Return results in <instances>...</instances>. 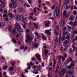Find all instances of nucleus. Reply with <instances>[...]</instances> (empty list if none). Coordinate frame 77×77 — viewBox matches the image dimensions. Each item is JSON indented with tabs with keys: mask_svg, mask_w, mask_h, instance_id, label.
<instances>
[{
	"mask_svg": "<svg viewBox=\"0 0 77 77\" xmlns=\"http://www.w3.org/2000/svg\"><path fill=\"white\" fill-rule=\"evenodd\" d=\"M54 12H55L57 17H59L60 15V8L58 6L57 7L55 11H54Z\"/></svg>",
	"mask_w": 77,
	"mask_h": 77,
	"instance_id": "nucleus-1",
	"label": "nucleus"
},
{
	"mask_svg": "<svg viewBox=\"0 0 77 77\" xmlns=\"http://www.w3.org/2000/svg\"><path fill=\"white\" fill-rule=\"evenodd\" d=\"M14 18L16 20H17V21H21V19L23 18V16H22V15H20L19 16L16 14L14 16Z\"/></svg>",
	"mask_w": 77,
	"mask_h": 77,
	"instance_id": "nucleus-2",
	"label": "nucleus"
},
{
	"mask_svg": "<svg viewBox=\"0 0 77 77\" xmlns=\"http://www.w3.org/2000/svg\"><path fill=\"white\" fill-rule=\"evenodd\" d=\"M28 36H29V35H27L26 39L27 40H28V41L27 40H26L25 41V42L26 43H27H27H28V42H29V43H30L31 42H32V39H33L32 38V37H28Z\"/></svg>",
	"mask_w": 77,
	"mask_h": 77,
	"instance_id": "nucleus-3",
	"label": "nucleus"
},
{
	"mask_svg": "<svg viewBox=\"0 0 77 77\" xmlns=\"http://www.w3.org/2000/svg\"><path fill=\"white\" fill-rule=\"evenodd\" d=\"M15 2H10L9 5V7L11 8L15 9L17 8V5H15Z\"/></svg>",
	"mask_w": 77,
	"mask_h": 77,
	"instance_id": "nucleus-4",
	"label": "nucleus"
},
{
	"mask_svg": "<svg viewBox=\"0 0 77 77\" xmlns=\"http://www.w3.org/2000/svg\"><path fill=\"white\" fill-rule=\"evenodd\" d=\"M59 41V38L56 37V40L54 42V47L56 48V45L57 44V42Z\"/></svg>",
	"mask_w": 77,
	"mask_h": 77,
	"instance_id": "nucleus-5",
	"label": "nucleus"
},
{
	"mask_svg": "<svg viewBox=\"0 0 77 77\" xmlns=\"http://www.w3.org/2000/svg\"><path fill=\"white\" fill-rule=\"evenodd\" d=\"M15 25L17 30H20L21 29V28L20 26V25L18 23H16Z\"/></svg>",
	"mask_w": 77,
	"mask_h": 77,
	"instance_id": "nucleus-6",
	"label": "nucleus"
},
{
	"mask_svg": "<svg viewBox=\"0 0 77 77\" xmlns=\"http://www.w3.org/2000/svg\"><path fill=\"white\" fill-rule=\"evenodd\" d=\"M74 63H72L70 65L67 66L66 67L68 69H71V68H73V66H74Z\"/></svg>",
	"mask_w": 77,
	"mask_h": 77,
	"instance_id": "nucleus-7",
	"label": "nucleus"
},
{
	"mask_svg": "<svg viewBox=\"0 0 77 77\" xmlns=\"http://www.w3.org/2000/svg\"><path fill=\"white\" fill-rule=\"evenodd\" d=\"M35 56H36L38 60L40 61L41 60V56L39 55V54H37L35 55Z\"/></svg>",
	"mask_w": 77,
	"mask_h": 77,
	"instance_id": "nucleus-8",
	"label": "nucleus"
},
{
	"mask_svg": "<svg viewBox=\"0 0 77 77\" xmlns=\"http://www.w3.org/2000/svg\"><path fill=\"white\" fill-rule=\"evenodd\" d=\"M54 34L56 36H57L59 35V32L57 30H55L54 32Z\"/></svg>",
	"mask_w": 77,
	"mask_h": 77,
	"instance_id": "nucleus-9",
	"label": "nucleus"
},
{
	"mask_svg": "<svg viewBox=\"0 0 77 77\" xmlns=\"http://www.w3.org/2000/svg\"><path fill=\"white\" fill-rule=\"evenodd\" d=\"M37 69L39 71H40V72H41L40 71L41 70V69H42V66L41 65L38 66L37 67Z\"/></svg>",
	"mask_w": 77,
	"mask_h": 77,
	"instance_id": "nucleus-10",
	"label": "nucleus"
},
{
	"mask_svg": "<svg viewBox=\"0 0 77 77\" xmlns=\"http://www.w3.org/2000/svg\"><path fill=\"white\" fill-rule=\"evenodd\" d=\"M63 73L61 75H64L65 74V73L66 72V69H62L61 70V71L60 72V73H62L63 72Z\"/></svg>",
	"mask_w": 77,
	"mask_h": 77,
	"instance_id": "nucleus-11",
	"label": "nucleus"
},
{
	"mask_svg": "<svg viewBox=\"0 0 77 77\" xmlns=\"http://www.w3.org/2000/svg\"><path fill=\"white\" fill-rule=\"evenodd\" d=\"M45 33L47 34L48 35H51V32L49 30H47L45 31Z\"/></svg>",
	"mask_w": 77,
	"mask_h": 77,
	"instance_id": "nucleus-12",
	"label": "nucleus"
},
{
	"mask_svg": "<svg viewBox=\"0 0 77 77\" xmlns=\"http://www.w3.org/2000/svg\"><path fill=\"white\" fill-rule=\"evenodd\" d=\"M66 9H69V7H68V6H67V4L68 5V4H69V0H66Z\"/></svg>",
	"mask_w": 77,
	"mask_h": 77,
	"instance_id": "nucleus-13",
	"label": "nucleus"
},
{
	"mask_svg": "<svg viewBox=\"0 0 77 77\" xmlns=\"http://www.w3.org/2000/svg\"><path fill=\"white\" fill-rule=\"evenodd\" d=\"M66 11H65L63 12V18H65L67 16V14H66Z\"/></svg>",
	"mask_w": 77,
	"mask_h": 77,
	"instance_id": "nucleus-14",
	"label": "nucleus"
},
{
	"mask_svg": "<svg viewBox=\"0 0 77 77\" xmlns=\"http://www.w3.org/2000/svg\"><path fill=\"white\" fill-rule=\"evenodd\" d=\"M33 25H34L35 28V29H39V26H38V25L36 24V23H33Z\"/></svg>",
	"mask_w": 77,
	"mask_h": 77,
	"instance_id": "nucleus-15",
	"label": "nucleus"
},
{
	"mask_svg": "<svg viewBox=\"0 0 77 77\" xmlns=\"http://www.w3.org/2000/svg\"><path fill=\"white\" fill-rule=\"evenodd\" d=\"M68 42V41L67 40H65L63 42V45L64 46H65V45H66L67 44V43Z\"/></svg>",
	"mask_w": 77,
	"mask_h": 77,
	"instance_id": "nucleus-16",
	"label": "nucleus"
},
{
	"mask_svg": "<svg viewBox=\"0 0 77 77\" xmlns=\"http://www.w3.org/2000/svg\"><path fill=\"white\" fill-rule=\"evenodd\" d=\"M67 34H68V35H70V34H69V33H68V32H65L63 33L62 36H65V35H66Z\"/></svg>",
	"mask_w": 77,
	"mask_h": 77,
	"instance_id": "nucleus-17",
	"label": "nucleus"
},
{
	"mask_svg": "<svg viewBox=\"0 0 77 77\" xmlns=\"http://www.w3.org/2000/svg\"><path fill=\"white\" fill-rule=\"evenodd\" d=\"M71 33H72L73 34H74V33L75 35H77V30H74L73 31H72V32H71Z\"/></svg>",
	"mask_w": 77,
	"mask_h": 77,
	"instance_id": "nucleus-18",
	"label": "nucleus"
},
{
	"mask_svg": "<svg viewBox=\"0 0 77 77\" xmlns=\"http://www.w3.org/2000/svg\"><path fill=\"white\" fill-rule=\"evenodd\" d=\"M69 20L70 21H73L74 17H73V16H70L69 18Z\"/></svg>",
	"mask_w": 77,
	"mask_h": 77,
	"instance_id": "nucleus-19",
	"label": "nucleus"
},
{
	"mask_svg": "<svg viewBox=\"0 0 77 77\" xmlns=\"http://www.w3.org/2000/svg\"><path fill=\"white\" fill-rule=\"evenodd\" d=\"M35 34L36 36H37L38 37V38H40V36H39V34H38V32H35Z\"/></svg>",
	"mask_w": 77,
	"mask_h": 77,
	"instance_id": "nucleus-20",
	"label": "nucleus"
},
{
	"mask_svg": "<svg viewBox=\"0 0 77 77\" xmlns=\"http://www.w3.org/2000/svg\"><path fill=\"white\" fill-rule=\"evenodd\" d=\"M74 72L73 71H69L68 72V74H69V75H72L74 73Z\"/></svg>",
	"mask_w": 77,
	"mask_h": 77,
	"instance_id": "nucleus-21",
	"label": "nucleus"
},
{
	"mask_svg": "<svg viewBox=\"0 0 77 77\" xmlns=\"http://www.w3.org/2000/svg\"><path fill=\"white\" fill-rule=\"evenodd\" d=\"M23 23H24L27 22V20H26V19H23V18L21 19Z\"/></svg>",
	"mask_w": 77,
	"mask_h": 77,
	"instance_id": "nucleus-22",
	"label": "nucleus"
},
{
	"mask_svg": "<svg viewBox=\"0 0 77 77\" xmlns=\"http://www.w3.org/2000/svg\"><path fill=\"white\" fill-rule=\"evenodd\" d=\"M48 51H47V49H45V52H44V54H45V55H47L48 54Z\"/></svg>",
	"mask_w": 77,
	"mask_h": 77,
	"instance_id": "nucleus-23",
	"label": "nucleus"
},
{
	"mask_svg": "<svg viewBox=\"0 0 77 77\" xmlns=\"http://www.w3.org/2000/svg\"><path fill=\"white\" fill-rule=\"evenodd\" d=\"M11 65L12 66H15V62H13L11 63Z\"/></svg>",
	"mask_w": 77,
	"mask_h": 77,
	"instance_id": "nucleus-24",
	"label": "nucleus"
},
{
	"mask_svg": "<svg viewBox=\"0 0 77 77\" xmlns=\"http://www.w3.org/2000/svg\"><path fill=\"white\" fill-rule=\"evenodd\" d=\"M69 53L70 54H72V52H73V51L72 50V49L70 48L69 49Z\"/></svg>",
	"mask_w": 77,
	"mask_h": 77,
	"instance_id": "nucleus-25",
	"label": "nucleus"
},
{
	"mask_svg": "<svg viewBox=\"0 0 77 77\" xmlns=\"http://www.w3.org/2000/svg\"><path fill=\"white\" fill-rule=\"evenodd\" d=\"M14 69V67H11L10 68L8 69V71H13V69Z\"/></svg>",
	"mask_w": 77,
	"mask_h": 77,
	"instance_id": "nucleus-26",
	"label": "nucleus"
},
{
	"mask_svg": "<svg viewBox=\"0 0 77 77\" xmlns=\"http://www.w3.org/2000/svg\"><path fill=\"white\" fill-rule=\"evenodd\" d=\"M2 26V27H4V25L2 22H0V27Z\"/></svg>",
	"mask_w": 77,
	"mask_h": 77,
	"instance_id": "nucleus-27",
	"label": "nucleus"
},
{
	"mask_svg": "<svg viewBox=\"0 0 77 77\" xmlns=\"http://www.w3.org/2000/svg\"><path fill=\"white\" fill-rule=\"evenodd\" d=\"M13 43L14 44H15V43H17V41L15 40V39L14 38H13Z\"/></svg>",
	"mask_w": 77,
	"mask_h": 77,
	"instance_id": "nucleus-28",
	"label": "nucleus"
},
{
	"mask_svg": "<svg viewBox=\"0 0 77 77\" xmlns=\"http://www.w3.org/2000/svg\"><path fill=\"white\" fill-rule=\"evenodd\" d=\"M33 47H35V48H37L38 47V45L37 44H35L34 45H33Z\"/></svg>",
	"mask_w": 77,
	"mask_h": 77,
	"instance_id": "nucleus-29",
	"label": "nucleus"
},
{
	"mask_svg": "<svg viewBox=\"0 0 77 77\" xmlns=\"http://www.w3.org/2000/svg\"><path fill=\"white\" fill-rule=\"evenodd\" d=\"M48 24H50V22L48 21V23H46L45 25V27H49V25H48Z\"/></svg>",
	"mask_w": 77,
	"mask_h": 77,
	"instance_id": "nucleus-30",
	"label": "nucleus"
},
{
	"mask_svg": "<svg viewBox=\"0 0 77 77\" xmlns=\"http://www.w3.org/2000/svg\"><path fill=\"white\" fill-rule=\"evenodd\" d=\"M15 32H16V31L15 30V29H14L13 30L12 32L13 33V35H15Z\"/></svg>",
	"mask_w": 77,
	"mask_h": 77,
	"instance_id": "nucleus-31",
	"label": "nucleus"
},
{
	"mask_svg": "<svg viewBox=\"0 0 77 77\" xmlns=\"http://www.w3.org/2000/svg\"><path fill=\"white\" fill-rule=\"evenodd\" d=\"M53 61H54V65H56V58L53 59Z\"/></svg>",
	"mask_w": 77,
	"mask_h": 77,
	"instance_id": "nucleus-32",
	"label": "nucleus"
},
{
	"mask_svg": "<svg viewBox=\"0 0 77 77\" xmlns=\"http://www.w3.org/2000/svg\"><path fill=\"white\" fill-rule=\"evenodd\" d=\"M42 37L43 38V39H44V40H46V38H45L43 34H42Z\"/></svg>",
	"mask_w": 77,
	"mask_h": 77,
	"instance_id": "nucleus-33",
	"label": "nucleus"
},
{
	"mask_svg": "<svg viewBox=\"0 0 77 77\" xmlns=\"http://www.w3.org/2000/svg\"><path fill=\"white\" fill-rule=\"evenodd\" d=\"M63 57H64L63 56H60L59 57V59L58 60H60Z\"/></svg>",
	"mask_w": 77,
	"mask_h": 77,
	"instance_id": "nucleus-34",
	"label": "nucleus"
},
{
	"mask_svg": "<svg viewBox=\"0 0 77 77\" xmlns=\"http://www.w3.org/2000/svg\"><path fill=\"white\" fill-rule=\"evenodd\" d=\"M69 38H70V36H67L66 37V39H67V40H69Z\"/></svg>",
	"mask_w": 77,
	"mask_h": 77,
	"instance_id": "nucleus-35",
	"label": "nucleus"
},
{
	"mask_svg": "<svg viewBox=\"0 0 77 77\" xmlns=\"http://www.w3.org/2000/svg\"><path fill=\"white\" fill-rule=\"evenodd\" d=\"M29 63L31 66H33L34 65H35V63H32V62H30Z\"/></svg>",
	"mask_w": 77,
	"mask_h": 77,
	"instance_id": "nucleus-36",
	"label": "nucleus"
},
{
	"mask_svg": "<svg viewBox=\"0 0 77 77\" xmlns=\"http://www.w3.org/2000/svg\"><path fill=\"white\" fill-rule=\"evenodd\" d=\"M68 63H69V61H66L64 63V64L66 65H67Z\"/></svg>",
	"mask_w": 77,
	"mask_h": 77,
	"instance_id": "nucleus-37",
	"label": "nucleus"
},
{
	"mask_svg": "<svg viewBox=\"0 0 77 77\" xmlns=\"http://www.w3.org/2000/svg\"><path fill=\"white\" fill-rule=\"evenodd\" d=\"M31 68V65H30L29 66H28V67L27 68V69L30 70V69Z\"/></svg>",
	"mask_w": 77,
	"mask_h": 77,
	"instance_id": "nucleus-38",
	"label": "nucleus"
},
{
	"mask_svg": "<svg viewBox=\"0 0 77 77\" xmlns=\"http://www.w3.org/2000/svg\"><path fill=\"white\" fill-rule=\"evenodd\" d=\"M73 38H74V34H72V35H71V36L70 38L71 39H72Z\"/></svg>",
	"mask_w": 77,
	"mask_h": 77,
	"instance_id": "nucleus-39",
	"label": "nucleus"
},
{
	"mask_svg": "<svg viewBox=\"0 0 77 77\" xmlns=\"http://www.w3.org/2000/svg\"><path fill=\"white\" fill-rule=\"evenodd\" d=\"M65 45V47L64 49H65V50H67V49H68V46L67 45Z\"/></svg>",
	"mask_w": 77,
	"mask_h": 77,
	"instance_id": "nucleus-40",
	"label": "nucleus"
},
{
	"mask_svg": "<svg viewBox=\"0 0 77 77\" xmlns=\"http://www.w3.org/2000/svg\"><path fill=\"white\" fill-rule=\"evenodd\" d=\"M28 2L30 5L32 4V0H28Z\"/></svg>",
	"mask_w": 77,
	"mask_h": 77,
	"instance_id": "nucleus-41",
	"label": "nucleus"
},
{
	"mask_svg": "<svg viewBox=\"0 0 77 77\" xmlns=\"http://www.w3.org/2000/svg\"><path fill=\"white\" fill-rule=\"evenodd\" d=\"M61 39L63 41H64L65 40V36H62L61 37Z\"/></svg>",
	"mask_w": 77,
	"mask_h": 77,
	"instance_id": "nucleus-42",
	"label": "nucleus"
},
{
	"mask_svg": "<svg viewBox=\"0 0 77 77\" xmlns=\"http://www.w3.org/2000/svg\"><path fill=\"white\" fill-rule=\"evenodd\" d=\"M3 67L4 69L5 70L7 69V67H8V66H3Z\"/></svg>",
	"mask_w": 77,
	"mask_h": 77,
	"instance_id": "nucleus-43",
	"label": "nucleus"
},
{
	"mask_svg": "<svg viewBox=\"0 0 77 77\" xmlns=\"http://www.w3.org/2000/svg\"><path fill=\"white\" fill-rule=\"evenodd\" d=\"M27 48H28L27 47H25L23 48V50H24V51H26Z\"/></svg>",
	"mask_w": 77,
	"mask_h": 77,
	"instance_id": "nucleus-44",
	"label": "nucleus"
},
{
	"mask_svg": "<svg viewBox=\"0 0 77 77\" xmlns=\"http://www.w3.org/2000/svg\"><path fill=\"white\" fill-rule=\"evenodd\" d=\"M12 28L11 26H9L8 28V29H9V30H10V31H11V30H12Z\"/></svg>",
	"mask_w": 77,
	"mask_h": 77,
	"instance_id": "nucleus-45",
	"label": "nucleus"
},
{
	"mask_svg": "<svg viewBox=\"0 0 77 77\" xmlns=\"http://www.w3.org/2000/svg\"><path fill=\"white\" fill-rule=\"evenodd\" d=\"M74 26H77V21H75L74 23Z\"/></svg>",
	"mask_w": 77,
	"mask_h": 77,
	"instance_id": "nucleus-46",
	"label": "nucleus"
},
{
	"mask_svg": "<svg viewBox=\"0 0 77 77\" xmlns=\"http://www.w3.org/2000/svg\"><path fill=\"white\" fill-rule=\"evenodd\" d=\"M70 25L71 26H72V25H73V22H72V21H71L70 22Z\"/></svg>",
	"mask_w": 77,
	"mask_h": 77,
	"instance_id": "nucleus-47",
	"label": "nucleus"
},
{
	"mask_svg": "<svg viewBox=\"0 0 77 77\" xmlns=\"http://www.w3.org/2000/svg\"><path fill=\"white\" fill-rule=\"evenodd\" d=\"M57 65H60L61 64V61H58L57 62Z\"/></svg>",
	"mask_w": 77,
	"mask_h": 77,
	"instance_id": "nucleus-48",
	"label": "nucleus"
},
{
	"mask_svg": "<svg viewBox=\"0 0 77 77\" xmlns=\"http://www.w3.org/2000/svg\"><path fill=\"white\" fill-rule=\"evenodd\" d=\"M56 29L57 30H59V26H57Z\"/></svg>",
	"mask_w": 77,
	"mask_h": 77,
	"instance_id": "nucleus-49",
	"label": "nucleus"
},
{
	"mask_svg": "<svg viewBox=\"0 0 77 77\" xmlns=\"http://www.w3.org/2000/svg\"><path fill=\"white\" fill-rule=\"evenodd\" d=\"M65 58L64 57H63L62 58V62H63V61H64V60H65Z\"/></svg>",
	"mask_w": 77,
	"mask_h": 77,
	"instance_id": "nucleus-50",
	"label": "nucleus"
},
{
	"mask_svg": "<svg viewBox=\"0 0 77 77\" xmlns=\"http://www.w3.org/2000/svg\"><path fill=\"white\" fill-rule=\"evenodd\" d=\"M32 61H35V60H36V59H35V57H33V58H32Z\"/></svg>",
	"mask_w": 77,
	"mask_h": 77,
	"instance_id": "nucleus-51",
	"label": "nucleus"
},
{
	"mask_svg": "<svg viewBox=\"0 0 77 77\" xmlns=\"http://www.w3.org/2000/svg\"><path fill=\"white\" fill-rule=\"evenodd\" d=\"M73 15H76V14H77V12L76 11H73Z\"/></svg>",
	"mask_w": 77,
	"mask_h": 77,
	"instance_id": "nucleus-52",
	"label": "nucleus"
},
{
	"mask_svg": "<svg viewBox=\"0 0 77 77\" xmlns=\"http://www.w3.org/2000/svg\"><path fill=\"white\" fill-rule=\"evenodd\" d=\"M67 27H65L64 28H63V30L64 31H65V30H66L67 29Z\"/></svg>",
	"mask_w": 77,
	"mask_h": 77,
	"instance_id": "nucleus-53",
	"label": "nucleus"
},
{
	"mask_svg": "<svg viewBox=\"0 0 77 77\" xmlns=\"http://www.w3.org/2000/svg\"><path fill=\"white\" fill-rule=\"evenodd\" d=\"M54 8H55L54 5H53L52 7V10H53V9H54Z\"/></svg>",
	"mask_w": 77,
	"mask_h": 77,
	"instance_id": "nucleus-54",
	"label": "nucleus"
},
{
	"mask_svg": "<svg viewBox=\"0 0 77 77\" xmlns=\"http://www.w3.org/2000/svg\"><path fill=\"white\" fill-rule=\"evenodd\" d=\"M72 47L73 49V51H74L75 50V46L72 45Z\"/></svg>",
	"mask_w": 77,
	"mask_h": 77,
	"instance_id": "nucleus-55",
	"label": "nucleus"
},
{
	"mask_svg": "<svg viewBox=\"0 0 77 77\" xmlns=\"http://www.w3.org/2000/svg\"><path fill=\"white\" fill-rule=\"evenodd\" d=\"M8 15L10 16V17H11L12 16V14H9Z\"/></svg>",
	"mask_w": 77,
	"mask_h": 77,
	"instance_id": "nucleus-56",
	"label": "nucleus"
},
{
	"mask_svg": "<svg viewBox=\"0 0 77 77\" xmlns=\"http://www.w3.org/2000/svg\"><path fill=\"white\" fill-rule=\"evenodd\" d=\"M68 28L69 29V30H71V27L69 26H68Z\"/></svg>",
	"mask_w": 77,
	"mask_h": 77,
	"instance_id": "nucleus-57",
	"label": "nucleus"
},
{
	"mask_svg": "<svg viewBox=\"0 0 77 77\" xmlns=\"http://www.w3.org/2000/svg\"><path fill=\"white\" fill-rule=\"evenodd\" d=\"M5 6H3V5H2V4L0 5V7H1V8H4Z\"/></svg>",
	"mask_w": 77,
	"mask_h": 77,
	"instance_id": "nucleus-58",
	"label": "nucleus"
},
{
	"mask_svg": "<svg viewBox=\"0 0 77 77\" xmlns=\"http://www.w3.org/2000/svg\"><path fill=\"white\" fill-rule=\"evenodd\" d=\"M33 74H38V72H33Z\"/></svg>",
	"mask_w": 77,
	"mask_h": 77,
	"instance_id": "nucleus-59",
	"label": "nucleus"
},
{
	"mask_svg": "<svg viewBox=\"0 0 77 77\" xmlns=\"http://www.w3.org/2000/svg\"><path fill=\"white\" fill-rule=\"evenodd\" d=\"M67 54H65L64 56V58H66V57H67Z\"/></svg>",
	"mask_w": 77,
	"mask_h": 77,
	"instance_id": "nucleus-60",
	"label": "nucleus"
},
{
	"mask_svg": "<svg viewBox=\"0 0 77 77\" xmlns=\"http://www.w3.org/2000/svg\"><path fill=\"white\" fill-rule=\"evenodd\" d=\"M29 18H30V19H32V20H33V17H32V16H29Z\"/></svg>",
	"mask_w": 77,
	"mask_h": 77,
	"instance_id": "nucleus-61",
	"label": "nucleus"
},
{
	"mask_svg": "<svg viewBox=\"0 0 77 77\" xmlns=\"http://www.w3.org/2000/svg\"><path fill=\"white\" fill-rule=\"evenodd\" d=\"M66 51V50L65 49H64V50H63V53H65V51Z\"/></svg>",
	"mask_w": 77,
	"mask_h": 77,
	"instance_id": "nucleus-62",
	"label": "nucleus"
},
{
	"mask_svg": "<svg viewBox=\"0 0 77 77\" xmlns=\"http://www.w3.org/2000/svg\"><path fill=\"white\" fill-rule=\"evenodd\" d=\"M4 13L5 14H6L7 13V11L5 10L4 11Z\"/></svg>",
	"mask_w": 77,
	"mask_h": 77,
	"instance_id": "nucleus-63",
	"label": "nucleus"
},
{
	"mask_svg": "<svg viewBox=\"0 0 77 77\" xmlns=\"http://www.w3.org/2000/svg\"><path fill=\"white\" fill-rule=\"evenodd\" d=\"M66 77H70V76H69L68 75H66Z\"/></svg>",
	"mask_w": 77,
	"mask_h": 77,
	"instance_id": "nucleus-64",
	"label": "nucleus"
}]
</instances>
